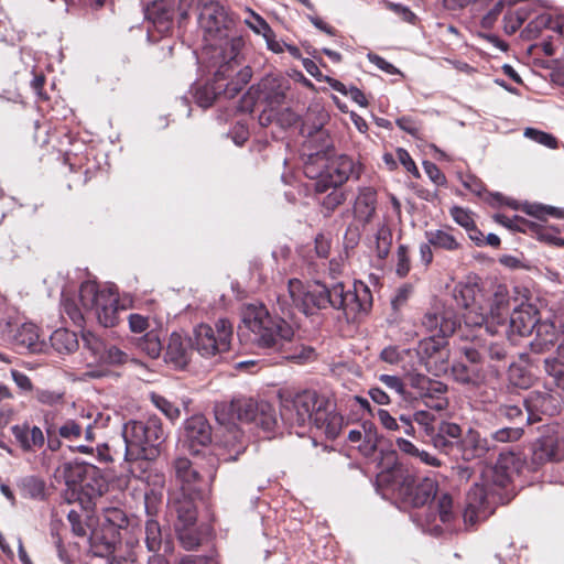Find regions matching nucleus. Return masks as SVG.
<instances>
[{
	"instance_id": "obj_1",
	"label": "nucleus",
	"mask_w": 564,
	"mask_h": 564,
	"mask_svg": "<svg viewBox=\"0 0 564 564\" xmlns=\"http://www.w3.org/2000/svg\"><path fill=\"white\" fill-rule=\"evenodd\" d=\"M371 306V292L362 282H355L351 289L343 282L329 285L315 282L305 286L301 280L290 279L286 290L276 296V307L286 317H292L295 310L311 315L328 307L341 310L347 317H356L359 313H367Z\"/></svg>"
},
{
	"instance_id": "obj_2",
	"label": "nucleus",
	"mask_w": 564,
	"mask_h": 564,
	"mask_svg": "<svg viewBox=\"0 0 564 564\" xmlns=\"http://www.w3.org/2000/svg\"><path fill=\"white\" fill-rule=\"evenodd\" d=\"M379 480L387 482L405 506L420 508L435 500L420 518V525L424 531L440 535L456 530L458 517L453 498L448 492H438V484L434 477L427 476L416 481L408 469L397 465L382 473Z\"/></svg>"
},
{
	"instance_id": "obj_3",
	"label": "nucleus",
	"mask_w": 564,
	"mask_h": 564,
	"mask_svg": "<svg viewBox=\"0 0 564 564\" xmlns=\"http://www.w3.org/2000/svg\"><path fill=\"white\" fill-rule=\"evenodd\" d=\"M280 415L290 427H296V434L305 430L328 440H335L343 427V417L337 414L330 402L314 391H303L282 402Z\"/></svg>"
},
{
	"instance_id": "obj_4",
	"label": "nucleus",
	"mask_w": 564,
	"mask_h": 564,
	"mask_svg": "<svg viewBox=\"0 0 564 564\" xmlns=\"http://www.w3.org/2000/svg\"><path fill=\"white\" fill-rule=\"evenodd\" d=\"M215 417L221 425H232L224 435L223 446L229 455L224 462H235L245 453L247 443L242 432L234 425L235 420L252 423L264 432L274 430L278 423L273 405L267 401L253 399H237L215 405Z\"/></svg>"
},
{
	"instance_id": "obj_5",
	"label": "nucleus",
	"mask_w": 564,
	"mask_h": 564,
	"mask_svg": "<svg viewBox=\"0 0 564 564\" xmlns=\"http://www.w3.org/2000/svg\"><path fill=\"white\" fill-rule=\"evenodd\" d=\"M509 301L505 294L497 292L488 314L471 312L466 316V325L470 327L485 326L491 334H518L528 336L538 323L536 313L528 306H520L509 314Z\"/></svg>"
},
{
	"instance_id": "obj_6",
	"label": "nucleus",
	"mask_w": 564,
	"mask_h": 564,
	"mask_svg": "<svg viewBox=\"0 0 564 564\" xmlns=\"http://www.w3.org/2000/svg\"><path fill=\"white\" fill-rule=\"evenodd\" d=\"M242 322L253 334V343L273 352H285L294 338V328L283 317L272 316L263 304L251 303L242 310Z\"/></svg>"
},
{
	"instance_id": "obj_7",
	"label": "nucleus",
	"mask_w": 564,
	"mask_h": 564,
	"mask_svg": "<svg viewBox=\"0 0 564 564\" xmlns=\"http://www.w3.org/2000/svg\"><path fill=\"white\" fill-rule=\"evenodd\" d=\"M226 45L230 47L229 58L218 66L213 84L197 89L195 94L196 101L200 107L212 106L214 100L221 95L229 99L236 97L251 79V68L241 66L238 58L240 40L226 41Z\"/></svg>"
},
{
	"instance_id": "obj_8",
	"label": "nucleus",
	"mask_w": 564,
	"mask_h": 564,
	"mask_svg": "<svg viewBox=\"0 0 564 564\" xmlns=\"http://www.w3.org/2000/svg\"><path fill=\"white\" fill-rule=\"evenodd\" d=\"M204 463L192 462L185 456H176L172 470L182 495L209 497L221 459L208 452L203 453Z\"/></svg>"
},
{
	"instance_id": "obj_9",
	"label": "nucleus",
	"mask_w": 564,
	"mask_h": 564,
	"mask_svg": "<svg viewBox=\"0 0 564 564\" xmlns=\"http://www.w3.org/2000/svg\"><path fill=\"white\" fill-rule=\"evenodd\" d=\"M122 436L127 457L135 460L155 459L161 454L166 440L162 421L158 416H150L147 421L127 422L122 429Z\"/></svg>"
},
{
	"instance_id": "obj_10",
	"label": "nucleus",
	"mask_w": 564,
	"mask_h": 564,
	"mask_svg": "<svg viewBox=\"0 0 564 564\" xmlns=\"http://www.w3.org/2000/svg\"><path fill=\"white\" fill-rule=\"evenodd\" d=\"M79 301L87 314H93L104 327H113L119 322L118 295L110 289H100L96 282L85 281L79 288Z\"/></svg>"
},
{
	"instance_id": "obj_11",
	"label": "nucleus",
	"mask_w": 564,
	"mask_h": 564,
	"mask_svg": "<svg viewBox=\"0 0 564 564\" xmlns=\"http://www.w3.org/2000/svg\"><path fill=\"white\" fill-rule=\"evenodd\" d=\"M301 131L305 138L301 149L303 171L306 177L314 178L321 174L325 159L329 156L332 140L322 121L317 126L304 122Z\"/></svg>"
},
{
	"instance_id": "obj_12",
	"label": "nucleus",
	"mask_w": 564,
	"mask_h": 564,
	"mask_svg": "<svg viewBox=\"0 0 564 564\" xmlns=\"http://www.w3.org/2000/svg\"><path fill=\"white\" fill-rule=\"evenodd\" d=\"M234 326L227 318L213 325L200 323L194 327L192 338L195 350L204 358L217 357L230 350Z\"/></svg>"
},
{
	"instance_id": "obj_13",
	"label": "nucleus",
	"mask_w": 564,
	"mask_h": 564,
	"mask_svg": "<svg viewBox=\"0 0 564 564\" xmlns=\"http://www.w3.org/2000/svg\"><path fill=\"white\" fill-rule=\"evenodd\" d=\"M361 167L351 158L347 155H338L334 158L327 156L325 165L322 166L321 174L314 177L315 191L325 193L330 187L341 186L350 176L359 178Z\"/></svg>"
},
{
	"instance_id": "obj_14",
	"label": "nucleus",
	"mask_w": 564,
	"mask_h": 564,
	"mask_svg": "<svg viewBox=\"0 0 564 564\" xmlns=\"http://www.w3.org/2000/svg\"><path fill=\"white\" fill-rule=\"evenodd\" d=\"M198 23L204 32V39L212 46L227 39V31L231 23L225 8L219 2L210 1L200 9Z\"/></svg>"
},
{
	"instance_id": "obj_15",
	"label": "nucleus",
	"mask_w": 564,
	"mask_h": 564,
	"mask_svg": "<svg viewBox=\"0 0 564 564\" xmlns=\"http://www.w3.org/2000/svg\"><path fill=\"white\" fill-rule=\"evenodd\" d=\"M408 381L415 390V398L421 399L427 408L442 411L448 405L447 386L443 382L432 380L422 373H410Z\"/></svg>"
},
{
	"instance_id": "obj_16",
	"label": "nucleus",
	"mask_w": 564,
	"mask_h": 564,
	"mask_svg": "<svg viewBox=\"0 0 564 564\" xmlns=\"http://www.w3.org/2000/svg\"><path fill=\"white\" fill-rule=\"evenodd\" d=\"M107 490V484L99 470L93 466L88 468V475L84 478L83 482L77 489L73 491H65V500L69 503L79 502L84 509L91 508L95 499L100 498Z\"/></svg>"
},
{
	"instance_id": "obj_17",
	"label": "nucleus",
	"mask_w": 564,
	"mask_h": 564,
	"mask_svg": "<svg viewBox=\"0 0 564 564\" xmlns=\"http://www.w3.org/2000/svg\"><path fill=\"white\" fill-rule=\"evenodd\" d=\"M212 426L202 414H195L184 422V446L194 456L203 455L200 448L212 443Z\"/></svg>"
},
{
	"instance_id": "obj_18",
	"label": "nucleus",
	"mask_w": 564,
	"mask_h": 564,
	"mask_svg": "<svg viewBox=\"0 0 564 564\" xmlns=\"http://www.w3.org/2000/svg\"><path fill=\"white\" fill-rule=\"evenodd\" d=\"M492 513L491 505L484 485L474 484L466 495L463 520L466 527H474L485 521Z\"/></svg>"
},
{
	"instance_id": "obj_19",
	"label": "nucleus",
	"mask_w": 564,
	"mask_h": 564,
	"mask_svg": "<svg viewBox=\"0 0 564 564\" xmlns=\"http://www.w3.org/2000/svg\"><path fill=\"white\" fill-rule=\"evenodd\" d=\"M193 338L172 333L165 351V361L176 369H185L194 351Z\"/></svg>"
},
{
	"instance_id": "obj_20",
	"label": "nucleus",
	"mask_w": 564,
	"mask_h": 564,
	"mask_svg": "<svg viewBox=\"0 0 564 564\" xmlns=\"http://www.w3.org/2000/svg\"><path fill=\"white\" fill-rule=\"evenodd\" d=\"M128 523V517L122 509L117 507L104 509L100 525L106 530V534L100 540L107 551L115 547L119 541V530L124 529Z\"/></svg>"
},
{
	"instance_id": "obj_21",
	"label": "nucleus",
	"mask_w": 564,
	"mask_h": 564,
	"mask_svg": "<svg viewBox=\"0 0 564 564\" xmlns=\"http://www.w3.org/2000/svg\"><path fill=\"white\" fill-rule=\"evenodd\" d=\"M174 15L175 0H154L145 9L147 20L161 34H165L172 29Z\"/></svg>"
},
{
	"instance_id": "obj_22",
	"label": "nucleus",
	"mask_w": 564,
	"mask_h": 564,
	"mask_svg": "<svg viewBox=\"0 0 564 564\" xmlns=\"http://www.w3.org/2000/svg\"><path fill=\"white\" fill-rule=\"evenodd\" d=\"M523 399L519 393L506 394V399L499 400V405L495 409L497 419L507 420L514 426L530 423V415L525 414L521 408Z\"/></svg>"
},
{
	"instance_id": "obj_23",
	"label": "nucleus",
	"mask_w": 564,
	"mask_h": 564,
	"mask_svg": "<svg viewBox=\"0 0 564 564\" xmlns=\"http://www.w3.org/2000/svg\"><path fill=\"white\" fill-rule=\"evenodd\" d=\"M12 343L17 349L41 352L46 344L41 337L39 327L33 323H24L15 330Z\"/></svg>"
},
{
	"instance_id": "obj_24",
	"label": "nucleus",
	"mask_w": 564,
	"mask_h": 564,
	"mask_svg": "<svg viewBox=\"0 0 564 564\" xmlns=\"http://www.w3.org/2000/svg\"><path fill=\"white\" fill-rule=\"evenodd\" d=\"M173 496L170 499V509L172 513L176 516L175 527L195 525L197 519V511L194 505V499H206L207 497L202 496H188V495Z\"/></svg>"
},
{
	"instance_id": "obj_25",
	"label": "nucleus",
	"mask_w": 564,
	"mask_h": 564,
	"mask_svg": "<svg viewBox=\"0 0 564 564\" xmlns=\"http://www.w3.org/2000/svg\"><path fill=\"white\" fill-rule=\"evenodd\" d=\"M11 433L23 452L32 453L44 445L45 437L39 426H30L28 423L15 424Z\"/></svg>"
},
{
	"instance_id": "obj_26",
	"label": "nucleus",
	"mask_w": 564,
	"mask_h": 564,
	"mask_svg": "<svg viewBox=\"0 0 564 564\" xmlns=\"http://www.w3.org/2000/svg\"><path fill=\"white\" fill-rule=\"evenodd\" d=\"M377 208V192L371 186L360 187L354 202V216L364 224L369 223Z\"/></svg>"
},
{
	"instance_id": "obj_27",
	"label": "nucleus",
	"mask_w": 564,
	"mask_h": 564,
	"mask_svg": "<svg viewBox=\"0 0 564 564\" xmlns=\"http://www.w3.org/2000/svg\"><path fill=\"white\" fill-rule=\"evenodd\" d=\"M459 449L464 460H473L484 458L490 451V446L487 438L470 429L460 440Z\"/></svg>"
},
{
	"instance_id": "obj_28",
	"label": "nucleus",
	"mask_w": 564,
	"mask_h": 564,
	"mask_svg": "<svg viewBox=\"0 0 564 564\" xmlns=\"http://www.w3.org/2000/svg\"><path fill=\"white\" fill-rule=\"evenodd\" d=\"M564 458V441L553 437H546L540 441L532 455L535 464H544L546 462H560Z\"/></svg>"
},
{
	"instance_id": "obj_29",
	"label": "nucleus",
	"mask_w": 564,
	"mask_h": 564,
	"mask_svg": "<svg viewBox=\"0 0 564 564\" xmlns=\"http://www.w3.org/2000/svg\"><path fill=\"white\" fill-rule=\"evenodd\" d=\"M481 297V291L476 283L458 284L454 290V300L456 304L466 310L464 313V322L466 323V316L471 313H480L481 310L478 306L479 299Z\"/></svg>"
},
{
	"instance_id": "obj_30",
	"label": "nucleus",
	"mask_w": 564,
	"mask_h": 564,
	"mask_svg": "<svg viewBox=\"0 0 564 564\" xmlns=\"http://www.w3.org/2000/svg\"><path fill=\"white\" fill-rule=\"evenodd\" d=\"M93 465L80 462H66L59 468V476L64 479L66 489L65 491H73L77 489L83 482L84 478L88 475V468Z\"/></svg>"
},
{
	"instance_id": "obj_31",
	"label": "nucleus",
	"mask_w": 564,
	"mask_h": 564,
	"mask_svg": "<svg viewBox=\"0 0 564 564\" xmlns=\"http://www.w3.org/2000/svg\"><path fill=\"white\" fill-rule=\"evenodd\" d=\"M84 419L80 420H66L58 427V435L67 441L74 442L80 438L83 431L85 432V440L93 442L95 440L94 427L90 423L84 424Z\"/></svg>"
},
{
	"instance_id": "obj_32",
	"label": "nucleus",
	"mask_w": 564,
	"mask_h": 564,
	"mask_svg": "<svg viewBox=\"0 0 564 564\" xmlns=\"http://www.w3.org/2000/svg\"><path fill=\"white\" fill-rule=\"evenodd\" d=\"M52 348L61 354L68 355L77 350L78 338L76 333L67 328H58L50 336Z\"/></svg>"
},
{
	"instance_id": "obj_33",
	"label": "nucleus",
	"mask_w": 564,
	"mask_h": 564,
	"mask_svg": "<svg viewBox=\"0 0 564 564\" xmlns=\"http://www.w3.org/2000/svg\"><path fill=\"white\" fill-rule=\"evenodd\" d=\"M553 400L547 393L532 391L528 398L523 399V404L527 409L528 415H530V422L535 413L552 414L554 406Z\"/></svg>"
},
{
	"instance_id": "obj_34",
	"label": "nucleus",
	"mask_w": 564,
	"mask_h": 564,
	"mask_svg": "<svg viewBox=\"0 0 564 564\" xmlns=\"http://www.w3.org/2000/svg\"><path fill=\"white\" fill-rule=\"evenodd\" d=\"M440 318L441 312L438 310L429 311L424 314L422 324L433 335L451 336L457 327V322L443 321V324H438Z\"/></svg>"
},
{
	"instance_id": "obj_35",
	"label": "nucleus",
	"mask_w": 564,
	"mask_h": 564,
	"mask_svg": "<svg viewBox=\"0 0 564 564\" xmlns=\"http://www.w3.org/2000/svg\"><path fill=\"white\" fill-rule=\"evenodd\" d=\"M451 372L454 380L464 386L478 387L484 379L480 369L459 361L453 364Z\"/></svg>"
},
{
	"instance_id": "obj_36",
	"label": "nucleus",
	"mask_w": 564,
	"mask_h": 564,
	"mask_svg": "<svg viewBox=\"0 0 564 564\" xmlns=\"http://www.w3.org/2000/svg\"><path fill=\"white\" fill-rule=\"evenodd\" d=\"M427 242L435 249L456 251L462 248L458 239L448 230L436 229L426 231Z\"/></svg>"
},
{
	"instance_id": "obj_37",
	"label": "nucleus",
	"mask_w": 564,
	"mask_h": 564,
	"mask_svg": "<svg viewBox=\"0 0 564 564\" xmlns=\"http://www.w3.org/2000/svg\"><path fill=\"white\" fill-rule=\"evenodd\" d=\"M544 368L552 378L553 384L564 386V340L556 349V357L544 360Z\"/></svg>"
},
{
	"instance_id": "obj_38",
	"label": "nucleus",
	"mask_w": 564,
	"mask_h": 564,
	"mask_svg": "<svg viewBox=\"0 0 564 564\" xmlns=\"http://www.w3.org/2000/svg\"><path fill=\"white\" fill-rule=\"evenodd\" d=\"M21 495L25 498L42 500L45 498V481L36 476L23 477L18 482Z\"/></svg>"
},
{
	"instance_id": "obj_39",
	"label": "nucleus",
	"mask_w": 564,
	"mask_h": 564,
	"mask_svg": "<svg viewBox=\"0 0 564 564\" xmlns=\"http://www.w3.org/2000/svg\"><path fill=\"white\" fill-rule=\"evenodd\" d=\"M135 346L150 358L155 359L161 355L162 343L159 333L154 329L147 332L135 340Z\"/></svg>"
},
{
	"instance_id": "obj_40",
	"label": "nucleus",
	"mask_w": 564,
	"mask_h": 564,
	"mask_svg": "<svg viewBox=\"0 0 564 564\" xmlns=\"http://www.w3.org/2000/svg\"><path fill=\"white\" fill-rule=\"evenodd\" d=\"M145 544L150 552H159L162 546V530L155 519L145 522Z\"/></svg>"
},
{
	"instance_id": "obj_41",
	"label": "nucleus",
	"mask_w": 564,
	"mask_h": 564,
	"mask_svg": "<svg viewBox=\"0 0 564 564\" xmlns=\"http://www.w3.org/2000/svg\"><path fill=\"white\" fill-rule=\"evenodd\" d=\"M98 360L109 366H121L130 360V356L116 345L107 344Z\"/></svg>"
},
{
	"instance_id": "obj_42",
	"label": "nucleus",
	"mask_w": 564,
	"mask_h": 564,
	"mask_svg": "<svg viewBox=\"0 0 564 564\" xmlns=\"http://www.w3.org/2000/svg\"><path fill=\"white\" fill-rule=\"evenodd\" d=\"M175 530L184 549L191 551L200 545V536L194 525H176Z\"/></svg>"
},
{
	"instance_id": "obj_43",
	"label": "nucleus",
	"mask_w": 564,
	"mask_h": 564,
	"mask_svg": "<svg viewBox=\"0 0 564 564\" xmlns=\"http://www.w3.org/2000/svg\"><path fill=\"white\" fill-rule=\"evenodd\" d=\"M392 245V231L391 229L383 225L381 226L376 234V253L379 259L383 260L390 253Z\"/></svg>"
},
{
	"instance_id": "obj_44",
	"label": "nucleus",
	"mask_w": 564,
	"mask_h": 564,
	"mask_svg": "<svg viewBox=\"0 0 564 564\" xmlns=\"http://www.w3.org/2000/svg\"><path fill=\"white\" fill-rule=\"evenodd\" d=\"M150 400L153 405L161 411L169 420L175 421L181 416V411L178 406L167 400L165 397L152 392L150 394Z\"/></svg>"
},
{
	"instance_id": "obj_45",
	"label": "nucleus",
	"mask_w": 564,
	"mask_h": 564,
	"mask_svg": "<svg viewBox=\"0 0 564 564\" xmlns=\"http://www.w3.org/2000/svg\"><path fill=\"white\" fill-rule=\"evenodd\" d=\"M494 219L496 220V223H498L509 229L523 231V232L528 231L529 229H531L533 227L534 228L536 227V224L529 221L520 216H513L512 218H510L503 214H496L494 216Z\"/></svg>"
},
{
	"instance_id": "obj_46",
	"label": "nucleus",
	"mask_w": 564,
	"mask_h": 564,
	"mask_svg": "<svg viewBox=\"0 0 564 564\" xmlns=\"http://www.w3.org/2000/svg\"><path fill=\"white\" fill-rule=\"evenodd\" d=\"M245 23L256 33L263 37H271L273 30L268 22L258 13L250 11V18L245 20Z\"/></svg>"
},
{
	"instance_id": "obj_47",
	"label": "nucleus",
	"mask_w": 564,
	"mask_h": 564,
	"mask_svg": "<svg viewBox=\"0 0 564 564\" xmlns=\"http://www.w3.org/2000/svg\"><path fill=\"white\" fill-rule=\"evenodd\" d=\"M506 392L503 391H496L494 388H482L479 390L477 400L480 402L485 410H491L492 406L496 404V406L499 405V400L506 399Z\"/></svg>"
},
{
	"instance_id": "obj_48",
	"label": "nucleus",
	"mask_w": 564,
	"mask_h": 564,
	"mask_svg": "<svg viewBox=\"0 0 564 564\" xmlns=\"http://www.w3.org/2000/svg\"><path fill=\"white\" fill-rule=\"evenodd\" d=\"M523 435L522 426H505L491 434L496 442L508 443L519 441Z\"/></svg>"
},
{
	"instance_id": "obj_49",
	"label": "nucleus",
	"mask_w": 564,
	"mask_h": 564,
	"mask_svg": "<svg viewBox=\"0 0 564 564\" xmlns=\"http://www.w3.org/2000/svg\"><path fill=\"white\" fill-rule=\"evenodd\" d=\"M332 188L333 191L325 196L322 203V207L326 216H329L346 200V194L344 191L338 189L337 187Z\"/></svg>"
},
{
	"instance_id": "obj_50",
	"label": "nucleus",
	"mask_w": 564,
	"mask_h": 564,
	"mask_svg": "<svg viewBox=\"0 0 564 564\" xmlns=\"http://www.w3.org/2000/svg\"><path fill=\"white\" fill-rule=\"evenodd\" d=\"M549 22V13L540 14L527 24L523 33L528 39H536L543 30H547Z\"/></svg>"
},
{
	"instance_id": "obj_51",
	"label": "nucleus",
	"mask_w": 564,
	"mask_h": 564,
	"mask_svg": "<svg viewBox=\"0 0 564 564\" xmlns=\"http://www.w3.org/2000/svg\"><path fill=\"white\" fill-rule=\"evenodd\" d=\"M64 395L65 392L58 390L36 389L35 391V399L37 400V402L48 406H54L63 403Z\"/></svg>"
},
{
	"instance_id": "obj_52",
	"label": "nucleus",
	"mask_w": 564,
	"mask_h": 564,
	"mask_svg": "<svg viewBox=\"0 0 564 564\" xmlns=\"http://www.w3.org/2000/svg\"><path fill=\"white\" fill-rule=\"evenodd\" d=\"M413 420L416 422L424 431L425 435L431 437L436 433L437 427L435 426L436 417L434 414L427 411H416L413 414Z\"/></svg>"
},
{
	"instance_id": "obj_53",
	"label": "nucleus",
	"mask_w": 564,
	"mask_h": 564,
	"mask_svg": "<svg viewBox=\"0 0 564 564\" xmlns=\"http://www.w3.org/2000/svg\"><path fill=\"white\" fill-rule=\"evenodd\" d=\"M82 339L84 347L90 350L96 359H99L107 344L89 330L82 333Z\"/></svg>"
},
{
	"instance_id": "obj_54",
	"label": "nucleus",
	"mask_w": 564,
	"mask_h": 564,
	"mask_svg": "<svg viewBox=\"0 0 564 564\" xmlns=\"http://www.w3.org/2000/svg\"><path fill=\"white\" fill-rule=\"evenodd\" d=\"M378 379L387 389L394 391L403 400L406 401L409 399V393L406 392L405 386L400 377L391 375H380Z\"/></svg>"
},
{
	"instance_id": "obj_55",
	"label": "nucleus",
	"mask_w": 564,
	"mask_h": 564,
	"mask_svg": "<svg viewBox=\"0 0 564 564\" xmlns=\"http://www.w3.org/2000/svg\"><path fill=\"white\" fill-rule=\"evenodd\" d=\"M419 354L422 358H434L436 355L443 357L444 349L440 340H435L431 337L420 341Z\"/></svg>"
},
{
	"instance_id": "obj_56",
	"label": "nucleus",
	"mask_w": 564,
	"mask_h": 564,
	"mask_svg": "<svg viewBox=\"0 0 564 564\" xmlns=\"http://www.w3.org/2000/svg\"><path fill=\"white\" fill-rule=\"evenodd\" d=\"M62 310L74 324L80 326L84 322V312L73 299L65 297L62 301Z\"/></svg>"
},
{
	"instance_id": "obj_57",
	"label": "nucleus",
	"mask_w": 564,
	"mask_h": 564,
	"mask_svg": "<svg viewBox=\"0 0 564 564\" xmlns=\"http://www.w3.org/2000/svg\"><path fill=\"white\" fill-rule=\"evenodd\" d=\"M524 135L542 145H545L551 149H555L557 145V140L555 137H553L550 133H546L544 131L534 129V128H527L524 130Z\"/></svg>"
},
{
	"instance_id": "obj_58",
	"label": "nucleus",
	"mask_w": 564,
	"mask_h": 564,
	"mask_svg": "<svg viewBox=\"0 0 564 564\" xmlns=\"http://www.w3.org/2000/svg\"><path fill=\"white\" fill-rule=\"evenodd\" d=\"M67 520L70 524V529L74 535L79 538L88 536L87 524L83 520V517L76 510H70L67 514Z\"/></svg>"
},
{
	"instance_id": "obj_59",
	"label": "nucleus",
	"mask_w": 564,
	"mask_h": 564,
	"mask_svg": "<svg viewBox=\"0 0 564 564\" xmlns=\"http://www.w3.org/2000/svg\"><path fill=\"white\" fill-rule=\"evenodd\" d=\"M161 503L162 494L160 491L151 489L150 491L145 492L144 507L149 519H154L153 517L158 513Z\"/></svg>"
},
{
	"instance_id": "obj_60",
	"label": "nucleus",
	"mask_w": 564,
	"mask_h": 564,
	"mask_svg": "<svg viewBox=\"0 0 564 564\" xmlns=\"http://www.w3.org/2000/svg\"><path fill=\"white\" fill-rule=\"evenodd\" d=\"M437 433L441 435H445L453 440L456 443V446L459 447V442L462 437V427L452 422L442 421L437 426Z\"/></svg>"
},
{
	"instance_id": "obj_61",
	"label": "nucleus",
	"mask_w": 564,
	"mask_h": 564,
	"mask_svg": "<svg viewBox=\"0 0 564 564\" xmlns=\"http://www.w3.org/2000/svg\"><path fill=\"white\" fill-rule=\"evenodd\" d=\"M397 259H398V261H397L395 272L399 276L404 278L405 275H408V273L410 272V269H411L410 258L408 254L406 246L400 245L398 247Z\"/></svg>"
},
{
	"instance_id": "obj_62",
	"label": "nucleus",
	"mask_w": 564,
	"mask_h": 564,
	"mask_svg": "<svg viewBox=\"0 0 564 564\" xmlns=\"http://www.w3.org/2000/svg\"><path fill=\"white\" fill-rule=\"evenodd\" d=\"M128 322H129V328L132 333H135V334H141V333H147L150 329V318L144 316V315H141V314H138V313H133V314H130L129 317H128Z\"/></svg>"
},
{
	"instance_id": "obj_63",
	"label": "nucleus",
	"mask_w": 564,
	"mask_h": 564,
	"mask_svg": "<svg viewBox=\"0 0 564 564\" xmlns=\"http://www.w3.org/2000/svg\"><path fill=\"white\" fill-rule=\"evenodd\" d=\"M530 230L539 234L541 240L550 242L554 246H560V247L564 246V238L558 236V232H555L553 228H550V227L541 228L536 224V227L535 228L533 227Z\"/></svg>"
},
{
	"instance_id": "obj_64",
	"label": "nucleus",
	"mask_w": 564,
	"mask_h": 564,
	"mask_svg": "<svg viewBox=\"0 0 564 564\" xmlns=\"http://www.w3.org/2000/svg\"><path fill=\"white\" fill-rule=\"evenodd\" d=\"M449 214L455 220V223L465 228L466 230H468L471 226L475 225L469 212L462 207H452Z\"/></svg>"
}]
</instances>
